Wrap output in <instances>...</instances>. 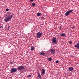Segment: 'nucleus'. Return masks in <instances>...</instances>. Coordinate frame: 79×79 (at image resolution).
Here are the masks:
<instances>
[{
  "label": "nucleus",
  "mask_w": 79,
  "mask_h": 79,
  "mask_svg": "<svg viewBox=\"0 0 79 79\" xmlns=\"http://www.w3.org/2000/svg\"><path fill=\"white\" fill-rule=\"evenodd\" d=\"M13 15H10V14H8L7 15H6L5 17V19H4L5 22H8L11 19V18H13Z\"/></svg>",
  "instance_id": "obj_1"
},
{
  "label": "nucleus",
  "mask_w": 79,
  "mask_h": 79,
  "mask_svg": "<svg viewBox=\"0 0 79 79\" xmlns=\"http://www.w3.org/2000/svg\"><path fill=\"white\" fill-rule=\"evenodd\" d=\"M24 69V66L21 65L18 67L17 70L19 71H21L22 70H23V69Z\"/></svg>",
  "instance_id": "obj_2"
},
{
  "label": "nucleus",
  "mask_w": 79,
  "mask_h": 79,
  "mask_svg": "<svg viewBox=\"0 0 79 79\" xmlns=\"http://www.w3.org/2000/svg\"><path fill=\"white\" fill-rule=\"evenodd\" d=\"M17 69L16 68H12L10 70V73L11 74H13L14 73H16V72L17 71Z\"/></svg>",
  "instance_id": "obj_3"
},
{
  "label": "nucleus",
  "mask_w": 79,
  "mask_h": 79,
  "mask_svg": "<svg viewBox=\"0 0 79 79\" xmlns=\"http://www.w3.org/2000/svg\"><path fill=\"white\" fill-rule=\"evenodd\" d=\"M42 34H43L42 32L40 33V32H38L37 34L36 37L39 38V39H40V37H41L42 35Z\"/></svg>",
  "instance_id": "obj_4"
},
{
  "label": "nucleus",
  "mask_w": 79,
  "mask_h": 79,
  "mask_svg": "<svg viewBox=\"0 0 79 79\" xmlns=\"http://www.w3.org/2000/svg\"><path fill=\"white\" fill-rule=\"evenodd\" d=\"M52 44H56L57 42H56V37H53L52 39Z\"/></svg>",
  "instance_id": "obj_5"
},
{
  "label": "nucleus",
  "mask_w": 79,
  "mask_h": 79,
  "mask_svg": "<svg viewBox=\"0 0 79 79\" xmlns=\"http://www.w3.org/2000/svg\"><path fill=\"white\" fill-rule=\"evenodd\" d=\"M50 51L51 54H54V53H55V50L54 49H51Z\"/></svg>",
  "instance_id": "obj_6"
},
{
  "label": "nucleus",
  "mask_w": 79,
  "mask_h": 79,
  "mask_svg": "<svg viewBox=\"0 0 79 79\" xmlns=\"http://www.w3.org/2000/svg\"><path fill=\"white\" fill-rule=\"evenodd\" d=\"M75 48H77V49H79V41L77 43V44L75 45Z\"/></svg>",
  "instance_id": "obj_7"
},
{
  "label": "nucleus",
  "mask_w": 79,
  "mask_h": 79,
  "mask_svg": "<svg viewBox=\"0 0 79 79\" xmlns=\"http://www.w3.org/2000/svg\"><path fill=\"white\" fill-rule=\"evenodd\" d=\"M69 71H73L74 70V68L73 67H69Z\"/></svg>",
  "instance_id": "obj_8"
},
{
  "label": "nucleus",
  "mask_w": 79,
  "mask_h": 79,
  "mask_svg": "<svg viewBox=\"0 0 79 79\" xmlns=\"http://www.w3.org/2000/svg\"><path fill=\"white\" fill-rule=\"evenodd\" d=\"M40 54L41 55H43V56H45V53L44 52H41L40 53Z\"/></svg>",
  "instance_id": "obj_9"
},
{
  "label": "nucleus",
  "mask_w": 79,
  "mask_h": 79,
  "mask_svg": "<svg viewBox=\"0 0 79 79\" xmlns=\"http://www.w3.org/2000/svg\"><path fill=\"white\" fill-rule=\"evenodd\" d=\"M70 15V14L69 13L68 11H67L65 14V15L66 16H68V15Z\"/></svg>",
  "instance_id": "obj_10"
},
{
  "label": "nucleus",
  "mask_w": 79,
  "mask_h": 79,
  "mask_svg": "<svg viewBox=\"0 0 79 79\" xmlns=\"http://www.w3.org/2000/svg\"><path fill=\"white\" fill-rule=\"evenodd\" d=\"M42 71H43V72L42 73V74L43 75L45 74V69H42Z\"/></svg>",
  "instance_id": "obj_11"
},
{
  "label": "nucleus",
  "mask_w": 79,
  "mask_h": 79,
  "mask_svg": "<svg viewBox=\"0 0 79 79\" xmlns=\"http://www.w3.org/2000/svg\"><path fill=\"white\" fill-rule=\"evenodd\" d=\"M68 12L69 13H73V10H70L69 11H68Z\"/></svg>",
  "instance_id": "obj_12"
},
{
  "label": "nucleus",
  "mask_w": 79,
  "mask_h": 79,
  "mask_svg": "<svg viewBox=\"0 0 79 79\" xmlns=\"http://www.w3.org/2000/svg\"><path fill=\"white\" fill-rule=\"evenodd\" d=\"M34 47H33V46H31V51H33V50H34Z\"/></svg>",
  "instance_id": "obj_13"
},
{
  "label": "nucleus",
  "mask_w": 79,
  "mask_h": 79,
  "mask_svg": "<svg viewBox=\"0 0 79 79\" xmlns=\"http://www.w3.org/2000/svg\"><path fill=\"white\" fill-rule=\"evenodd\" d=\"M37 15L38 16H40L41 15V13L39 12L37 14Z\"/></svg>",
  "instance_id": "obj_14"
},
{
  "label": "nucleus",
  "mask_w": 79,
  "mask_h": 79,
  "mask_svg": "<svg viewBox=\"0 0 79 79\" xmlns=\"http://www.w3.org/2000/svg\"><path fill=\"white\" fill-rule=\"evenodd\" d=\"M60 36L61 37H64V36H65V33H64L63 34L60 35Z\"/></svg>",
  "instance_id": "obj_15"
},
{
  "label": "nucleus",
  "mask_w": 79,
  "mask_h": 79,
  "mask_svg": "<svg viewBox=\"0 0 79 79\" xmlns=\"http://www.w3.org/2000/svg\"><path fill=\"white\" fill-rule=\"evenodd\" d=\"M32 6H33L34 7V6H35L36 5L35 3H32Z\"/></svg>",
  "instance_id": "obj_16"
},
{
  "label": "nucleus",
  "mask_w": 79,
  "mask_h": 79,
  "mask_svg": "<svg viewBox=\"0 0 79 79\" xmlns=\"http://www.w3.org/2000/svg\"><path fill=\"white\" fill-rule=\"evenodd\" d=\"M52 59L51 57H50L49 58H48L49 61H52Z\"/></svg>",
  "instance_id": "obj_17"
},
{
  "label": "nucleus",
  "mask_w": 79,
  "mask_h": 79,
  "mask_svg": "<svg viewBox=\"0 0 79 79\" xmlns=\"http://www.w3.org/2000/svg\"><path fill=\"white\" fill-rule=\"evenodd\" d=\"M10 26H8V27L7 28V31H9L10 29Z\"/></svg>",
  "instance_id": "obj_18"
},
{
  "label": "nucleus",
  "mask_w": 79,
  "mask_h": 79,
  "mask_svg": "<svg viewBox=\"0 0 79 79\" xmlns=\"http://www.w3.org/2000/svg\"><path fill=\"white\" fill-rule=\"evenodd\" d=\"M31 75H28L27 77H28V78H29V77H31Z\"/></svg>",
  "instance_id": "obj_19"
},
{
  "label": "nucleus",
  "mask_w": 79,
  "mask_h": 79,
  "mask_svg": "<svg viewBox=\"0 0 79 79\" xmlns=\"http://www.w3.org/2000/svg\"><path fill=\"white\" fill-rule=\"evenodd\" d=\"M38 74V77H41V75H40V73H39V72Z\"/></svg>",
  "instance_id": "obj_20"
},
{
  "label": "nucleus",
  "mask_w": 79,
  "mask_h": 79,
  "mask_svg": "<svg viewBox=\"0 0 79 79\" xmlns=\"http://www.w3.org/2000/svg\"><path fill=\"white\" fill-rule=\"evenodd\" d=\"M41 18H42V19H43V20L45 19V17H42Z\"/></svg>",
  "instance_id": "obj_21"
},
{
  "label": "nucleus",
  "mask_w": 79,
  "mask_h": 79,
  "mask_svg": "<svg viewBox=\"0 0 79 79\" xmlns=\"http://www.w3.org/2000/svg\"><path fill=\"white\" fill-rule=\"evenodd\" d=\"M69 44H72V42L71 41H69Z\"/></svg>",
  "instance_id": "obj_22"
},
{
  "label": "nucleus",
  "mask_w": 79,
  "mask_h": 79,
  "mask_svg": "<svg viewBox=\"0 0 79 79\" xmlns=\"http://www.w3.org/2000/svg\"><path fill=\"white\" fill-rule=\"evenodd\" d=\"M56 63H59V61H58V60H56Z\"/></svg>",
  "instance_id": "obj_23"
},
{
  "label": "nucleus",
  "mask_w": 79,
  "mask_h": 79,
  "mask_svg": "<svg viewBox=\"0 0 79 79\" xmlns=\"http://www.w3.org/2000/svg\"><path fill=\"white\" fill-rule=\"evenodd\" d=\"M6 11H9V9H6Z\"/></svg>",
  "instance_id": "obj_24"
},
{
  "label": "nucleus",
  "mask_w": 79,
  "mask_h": 79,
  "mask_svg": "<svg viewBox=\"0 0 79 79\" xmlns=\"http://www.w3.org/2000/svg\"><path fill=\"white\" fill-rule=\"evenodd\" d=\"M30 2H34V0H30Z\"/></svg>",
  "instance_id": "obj_25"
},
{
  "label": "nucleus",
  "mask_w": 79,
  "mask_h": 79,
  "mask_svg": "<svg viewBox=\"0 0 79 79\" xmlns=\"http://www.w3.org/2000/svg\"><path fill=\"white\" fill-rule=\"evenodd\" d=\"M39 78H40V79H42V77H39Z\"/></svg>",
  "instance_id": "obj_26"
},
{
  "label": "nucleus",
  "mask_w": 79,
  "mask_h": 79,
  "mask_svg": "<svg viewBox=\"0 0 79 79\" xmlns=\"http://www.w3.org/2000/svg\"><path fill=\"white\" fill-rule=\"evenodd\" d=\"M0 28H3V26H1L0 27Z\"/></svg>",
  "instance_id": "obj_27"
},
{
  "label": "nucleus",
  "mask_w": 79,
  "mask_h": 79,
  "mask_svg": "<svg viewBox=\"0 0 79 79\" xmlns=\"http://www.w3.org/2000/svg\"><path fill=\"white\" fill-rule=\"evenodd\" d=\"M61 27H61V26L60 27V30H61Z\"/></svg>",
  "instance_id": "obj_28"
},
{
  "label": "nucleus",
  "mask_w": 79,
  "mask_h": 79,
  "mask_svg": "<svg viewBox=\"0 0 79 79\" xmlns=\"http://www.w3.org/2000/svg\"><path fill=\"white\" fill-rule=\"evenodd\" d=\"M57 39H58L59 38V37H58V36H57Z\"/></svg>",
  "instance_id": "obj_29"
},
{
  "label": "nucleus",
  "mask_w": 79,
  "mask_h": 79,
  "mask_svg": "<svg viewBox=\"0 0 79 79\" xmlns=\"http://www.w3.org/2000/svg\"><path fill=\"white\" fill-rule=\"evenodd\" d=\"M9 14H10V15H11V13H9Z\"/></svg>",
  "instance_id": "obj_30"
},
{
  "label": "nucleus",
  "mask_w": 79,
  "mask_h": 79,
  "mask_svg": "<svg viewBox=\"0 0 79 79\" xmlns=\"http://www.w3.org/2000/svg\"><path fill=\"white\" fill-rule=\"evenodd\" d=\"M6 26H7V25H6Z\"/></svg>",
  "instance_id": "obj_31"
}]
</instances>
